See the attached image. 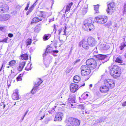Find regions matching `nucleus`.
Here are the masks:
<instances>
[{
    "label": "nucleus",
    "mask_w": 126,
    "mask_h": 126,
    "mask_svg": "<svg viewBox=\"0 0 126 126\" xmlns=\"http://www.w3.org/2000/svg\"><path fill=\"white\" fill-rule=\"evenodd\" d=\"M83 28L85 30L90 31L94 29V26L92 24V19L91 18H88L84 21V25Z\"/></svg>",
    "instance_id": "obj_1"
},
{
    "label": "nucleus",
    "mask_w": 126,
    "mask_h": 126,
    "mask_svg": "<svg viewBox=\"0 0 126 126\" xmlns=\"http://www.w3.org/2000/svg\"><path fill=\"white\" fill-rule=\"evenodd\" d=\"M110 74L113 78H116L119 77L121 74L120 68L117 65H114L110 71Z\"/></svg>",
    "instance_id": "obj_2"
},
{
    "label": "nucleus",
    "mask_w": 126,
    "mask_h": 126,
    "mask_svg": "<svg viewBox=\"0 0 126 126\" xmlns=\"http://www.w3.org/2000/svg\"><path fill=\"white\" fill-rule=\"evenodd\" d=\"M98 51H94L93 53L94 56L98 59L100 63H103L107 61V58L108 56L106 55L101 54H98Z\"/></svg>",
    "instance_id": "obj_3"
},
{
    "label": "nucleus",
    "mask_w": 126,
    "mask_h": 126,
    "mask_svg": "<svg viewBox=\"0 0 126 126\" xmlns=\"http://www.w3.org/2000/svg\"><path fill=\"white\" fill-rule=\"evenodd\" d=\"M87 65H82L81 67V74L82 76H87L91 72L90 68Z\"/></svg>",
    "instance_id": "obj_4"
},
{
    "label": "nucleus",
    "mask_w": 126,
    "mask_h": 126,
    "mask_svg": "<svg viewBox=\"0 0 126 126\" xmlns=\"http://www.w3.org/2000/svg\"><path fill=\"white\" fill-rule=\"evenodd\" d=\"M107 17L103 15L98 16L95 19V22L101 24L106 23L107 21Z\"/></svg>",
    "instance_id": "obj_5"
},
{
    "label": "nucleus",
    "mask_w": 126,
    "mask_h": 126,
    "mask_svg": "<svg viewBox=\"0 0 126 126\" xmlns=\"http://www.w3.org/2000/svg\"><path fill=\"white\" fill-rule=\"evenodd\" d=\"M115 3L114 2H112L108 5V8L106 10L107 13L111 15L115 11L114 8Z\"/></svg>",
    "instance_id": "obj_6"
},
{
    "label": "nucleus",
    "mask_w": 126,
    "mask_h": 126,
    "mask_svg": "<svg viewBox=\"0 0 126 126\" xmlns=\"http://www.w3.org/2000/svg\"><path fill=\"white\" fill-rule=\"evenodd\" d=\"M68 121L72 126H79L80 123V121L72 117L69 119Z\"/></svg>",
    "instance_id": "obj_7"
},
{
    "label": "nucleus",
    "mask_w": 126,
    "mask_h": 126,
    "mask_svg": "<svg viewBox=\"0 0 126 126\" xmlns=\"http://www.w3.org/2000/svg\"><path fill=\"white\" fill-rule=\"evenodd\" d=\"M9 10L8 6L6 4L0 3V12L1 13H5Z\"/></svg>",
    "instance_id": "obj_8"
},
{
    "label": "nucleus",
    "mask_w": 126,
    "mask_h": 126,
    "mask_svg": "<svg viewBox=\"0 0 126 126\" xmlns=\"http://www.w3.org/2000/svg\"><path fill=\"white\" fill-rule=\"evenodd\" d=\"M83 83V85H81L74 83L71 84L70 86V91L72 92L75 93L78 90L79 87L83 86L85 85V83Z\"/></svg>",
    "instance_id": "obj_9"
},
{
    "label": "nucleus",
    "mask_w": 126,
    "mask_h": 126,
    "mask_svg": "<svg viewBox=\"0 0 126 126\" xmlns=\"http://www.w3.org/2000/svg\"><path fill=\"white\" fill-rule=\"evenodd\" d=\"M104 83L106 86L109 87L110 88L114 87L115 86L114 82L112 79H108L104 81Z\"/></svg>",
    "instance_id": "obj_10"
},
{
    "label": "nucleus",
    "mask_w": 126,
    "mask_h": 126,
    "mask_svg": "<svg viewBox=\"0 0 126 126\" xmlns=\"http://www.w3.org/2000/svg\"><path fill=\"white\" fill-rule=\"evenodd\" d=\"M81 46L82 47L86 50L88 49L90 46L87 41H86L84 39L82 40L79 43V46L81 47Z\"/></svg>",
    "instance_id": "obj_11"
},
{
    "label": "nucleus",
    "mask_w": 126,
    "mask_h": 126,
    "mask_svg": "<svg viewBox=\"0 0 126 126\" xmlns=\"http://www.w3.org/2000/svg\"><path fill=\"white\" fill-rule=\"evenodd\" d=\"M87 41L89 45L92 47L95 46L97 43L95 39L91 37H89L88 38Z\"/></svg>",
    "instance_id": "obj_12"
},
{
    "label": "nucleus",
    "mask_w": 126,
    "mask_h": 126,
    "mask_svg": "<svg viewBox=\"0 0 126 126\" xmlns=\"http://www.w3.org/2000/svg\"><path fill=\"white\" fill-rule=\"evenodd\" d=\"M98 61H97V62L95 60L93 62L91 65H89L88 66L90 68V69H94L97 66H98L97 68H98L99 66L101 65L102 63H98Z\"/></svg>",
    "instance_id": "obj_13"
},
{
    "label": "nucleus",
    "mask_w": 126,
    "mask_h": 126,
    "mask_svg": "<svg viewBox=\"0 0 126 126\" xmlns=\"http://www.w3.org/2000/svg\"><path fill=\"white\" fill-rule=\"evenodd\" d=\"M10 17V16L8 14H0V21H6L8 20Z\"/></svg>",
    "instance_id": "obj_14"
},
{
    "label": "nucleus",
    "mask_w": 126,
    "mask_h": 126,
    "mask_svg": "<svg viewBox=\"0 0 126 126\" xmlns=\"http://www.w3.org/2000/svg\"><path fill=\"white\" fill-rule=\"evenodd\" d=\"M46 12L40 11H37L36 12L37 16H39L40 18H42L43 20H44L46 18Z\"/></svg>",
    "instance_id": "obj_15"
},
{
    "label": "nucleus",
    "mask_w": 126,
    "mask_h": 126,
    "mask_svg": "<svg viewBox=\"0 0 126 126\" xmlns=\"http://www.w3.org/2000/svg\"><path fill=\"white\" fill-rule=\"evenodd\" d=\"M63 115V114L62 113H58L55 115L54 121H61L62 120V118Z\"/></svg>",
    "instance_id": "obj_16"
},
{
    "label": "nucleus",
    "mask_w": 126,
    "mask_h": 126,
    "mask_svg": "<svg viewBox=\"0 0 126 126\" xmlns=\"http://www.w3.org/2000/svg\"><path fill=\"white\" fill-rule=\"evenodd\" d=\"M109 87L107 86H103L101 87L100 88V92L103 93L107 92L109 91Z\"/></svg>",
    "instance_id": "obj_17"
},
{
    "label": "nucleus",
    "mask_w": 126,
    "mask_h": 126,
    "mask_svg": "<svg viewBox=\"0 0 126 126\" xmlns=\"http://www.w3.org/2000/svg\"><path fill=\"white\" fill-rule=\"evenodd\" d=\"M100 47L101 50H108L110 48L109 45L104 44H101Z\"/></svg>",
    "instance_id": "obj_18"
},
{
    "label": "nucleus",
    "mask_w": 126,
    "mask_h": 126,
    "mask_svg": "<svg viewBox=\"0 0 126 126\" xmlns=\"http://www.w3.org/2000/svg\"><path fill=\"white\" fill-rule=\"evenodd\" d=\"M26 64L25 62H22L20 63L18 67V69L19 71H22Z\"/></svg>",
    "instance_id": "obj_19"
},
{
    "label": "nucleus",
    "mask_w": 126,
    "mask_h": 126,
    "mask_svg": "<svg viewBox=\"0 0 126 126\" xmlns=\"http://www.w3.org/2000/svg\"><path fill=\"white\" fill-rule=\"evenodd\" d=\"M43 20L42 18H40L37 17H36L34 18L33 19L31 23V24H32L34 23H37L40 21Z\"/></svg>",
    "instance_id": "obj_20"
},
{
    "label": "nucleus",
    "mask_w": 126,
    "mask_h": 126,
    "mask_svg": "<svg viewBox=\"0 0 126 126\" xmlns=\"http://www.w3.org/2000/svg\"><path fill=\"white\" fill-rule=\"evenodd\" d=\"M69 97L68 99V100L70 101V103H75L74 96L72 95H70L69 96Z\"/></svg>",
    "instance_id": "obj_21"
},
{
    "label": "nucleus",
    "mask_w": 126,
    "mask_h": 126,
    "mask_svg": "<svg viewBox=\"0 0 126 126\" xmlns=\"http://www.w3.org/2000/svg\"><path fill=\"white\" fill-rule=\"evenodd\" d=\"M81 80L80 77L79 76L76 75L74 76L73 79V81L75 83L79 82Z\"/></svg>",
    "instance_id": "obj_22"
},
{
    "label": "nucleus",
    "mask_w": 126,
    "mask_h": 126,
    "mask_svg": "<svg viewBox=\"0 0 126 126\" xmlns=\"http://www.w3.org/2000/svg\"><path fill=\"white\" fill-rule=\"evenodd\" d=\"M95 60L93 58H91L88 59L86 62V64L88 66L90 65Z\"/></svg>",
    "instance_id": "obj_23"
},
{
    "label": "nucleus",
    "mask_w": 126,
    "mask_h": 126,
    "mask_svg": "<svg viewBox=\"0 0 126 126\" xmlns=\"http://www.w3.org/2000/svg\"><path fill=\"white\" fill-rule=\"evenodd\" d=\"M41 27L39 24L37 25L34 29V31L35 32L38 33L41 30Z\"/></svg>",
    "instance_id": "obj_24"
},
{
    "label": "nucleus",
    "mask_w": 126,
    "mask_h": 126,
    "mask_svg": "<svg viewBox=\"0 0 126 126\" xmlns=\"http://www.w3.org/2000/svg\"><path fill=\"white\" fill-rule=\"evenodd\" d=\"M12 98L14 100H17L20 98L18 94L13 93L12 95Z\"/></svg>",
    "instance_id": "obj_25"
},
{
    "label": "nucleus",
    "mask_w": 126,
    "mask_h": 126,
    "mask_svg": "<svg viewBox=\"0 0 126 126\" xmlns=\"http://www.w3.org/2000/svg\"><path fill=\"white\" fill-rule=\"evenodd\" d=\"M43 82L42 80L40 78L37 79V81L34 83V84L36 85V86H38Z\"/></svg>",
    "instance_id": "obj_26"
},
{
    "label": "nucleus",
    "mask_w": 126,
    "mask_h": 126,
    "mask_svg": "<svg viewBox=\"0 0 126 126\" xmlns=\"http://www.w3.org/2000/svg\"><path fill=\"white\" fill-rule=\"evenodd\" d=\"M21 59L22 60H26L28 59V56L27 54H25L21 55Z\"/></svg>",
    "instance_id": "obj_27"
},
{
    "label": "nucleus",
    "mask_w": 126,
    "mask_h": 126,
    "mask_svg": "<svg viewBox=\"0 0 126 126\" xmlns=\"http://www.w3.org/2000/svg\"><path fill=\"white\" fill-rule=\"evenodd\" d=\"M51 34H45L43 37V39L44 40H47L51 37Z\"/></svg>",
    "instance_id": "obj_28"
},
{
    "label": "nucleus",
    "mask_w": 126,
    "mask_h": 126,
    "mask_svg": "<svg viewBox=\"0 0 126 126\" xmlns=\"http://www.w3.org/2000/svg\"><path fill=\"white\" fill-rule=\"evenodd\" d=\"M73 4V3L71 2L67 6L65 10L66 12H68L70 10V8Z\"/></svg>",
    "instance_id": "obj_29"
},
{
    "label": "nucleus",
    "mask_w": 126,
    "mask_h": 126,
    "mask_svg": "<svg viewBox=\"0 0 126 126\" xmlns=\"http://www.w3.org/2000/svg\"><path fill=\"white\" fill-rule=\"evenodd\" d=\"M122 60L121 59V57L120 56L118 57L115 60L116 62L118 63H121L122 62Z\"/></svg>",
    "instance_id": "obj_30"
},
{
    "label": "nucleus",
    "mask_w": 126,
    "mask_h": 126,
    "mask_svg": "<svg viewBox=\"0 0 126 126\" xmlns=\"http://www.w3.org/2000/svg\"><path fill=\"white\" fill-rule=\"evenodd\" d=\"M99 6V5L98 4H97L96 5L94 6V10L96 13H99L98 9Z\"/></svg>",
    "instance_id": "obj_31"
},
{
    "label": "nucleus",
    "mask_w": 126,
    "mask_h": 126,
    "mask_svg": "<svg viewBox=\"0 0 126 126\" xmlns=\"http://www.w3.org/2000/svg\"><path fill=\"white\" fill-rule=\"evenodd\" d=\"M34 7H33V6H31L29 8V9L28 11L26 13V15H28L31 12L33 9H34Z\"/></svg>",
    "instance_id": "obj_32"
},
{
    "label": "nucleus",
    "mask_w": 126,
    "mask_h": 126,
    "mask_svg": "<svg viewBox=\"0 0 126 126\" xmlns=\"http://www.w3.org/2000/svg\"><path fill=\"white\" fill-rule=\"evenodd\" d=\"M32 65V64H30L28 63L27 66L25 68V70L27 71H29L31 69L32 67L31 66Z\"/></svg>",
    "instance_id": "obj_33"
},
{
    "label": "nucleus",
    "mask_w": 126,
    "mask_h": 126,
    "mask_svg": "<svg viewBox=\"0 0 126 126\" xmlns=\"http://www.w3.org/2000/svg\"><path fill=\"white\" fill-rule=\"evenodd\" d=\"M35 87L33 88L31 91V93L33 94H34L36 92V90L37 89V87L38 86H36V85L34 84Z\"/></svg>",
    "instance_id": "obj_34"
},
{
    "label": "nucleus",
    "mask_w": 126,
    "mask_h": 126,
    "mask_svg": "<svg viewBox=\"0 0 126 126\" xmlns=\"http://www.w3.org/2000/svg\"><path fill=\"white\" fill-rule=\"evenodd\" d=\"M49 48H46V50L45 51L43 55V59L44 60L45 59L44 57H45L47 55V53H48V51L47 50H48V49H49Z\"/></svg>",
    "instance_id": "obj_35"
},
{
    "label": "nucleus",
    "mask_w": 126,
    "mask_h": 126,
    "mask_svg": "<svg viewBox=\"0 0 126 126\" xmlns=\"http://www.w3.org/2000/svg\"><path fill=\"white\" fill-rule=\"evenodd\" d=\"M26 45L27 46L31 44L32 43V39H28L26 41Z\"/></svg>",
    "instance_id": "obj_36"
},
{
    "label": "nucleus",
    "mask_w": 126,
    "mask_h": 126,
    "mask_svg": "<svg viewBox=\"0 0 126 126\" xmlns=\"http://www.w3.org/2000/svg\"><path fill=\"white\" fill-rule=\"evenodd\" d=\"M16 63V61L13 60L9 62V65L11 66H13Z\"/></svg>",
    "instance_id": "obj_37"
},
{
    "label": "nucleus",
    "mask_w": 126,
    "mask_h": 126,
    "mask_svg": "<svg viewBox=\"0 0 126 126\" xmlns=\"http://www.w3.org/2000/svg\"><path fill=\"white\" fill-rule=\"evenodd\" d=\"M126 45L124 44H123V45H121L119 47L120 50H123L124 48V47L126 46Z\"/></svg>",
    "instance_id": "obj_38"
},
{
    "label": "nucleus",
    "mask_w": 126,
    "mask_h": 126,
    "mask_svg": "<svg viewBox=\"0 0 126 126\" xmlns=\"http://www.w3.org/2000/svg\"><path fill=\"white\" fill-rule=\"evenodd\" d=\"M21 75V74H20L19 76L17 77L16 79L17 81H19L22 80Z\"/></svg>",
    "instance_id": "obj_39"
},
{
    "label": "nucleus",
    "mask_w": 126,
    "mask_h": 126,
    "mask_svg": "<svg viewBox=\"0 0 126 126\" xmlns=\"http://www.w3.org/2000/svg\"><path fill=\"white\" fill-rule=\"evenodd\" d=\"M81 97L82 98V99L83 100H85L87 98L86 97V96L84 94H83L81 96Z\"/></svg>",
    "instance_id": "obj_40"
},
{
    "label": "nucleus",
    "mask_w": 126,
    "mask_h": 126,
    "mask_svg": "<svg viewBox=\"0 0 126 126\" xmlns=\"http://www.w3.org/2000/svg\"><path fill=\"white\" fill-rule=\"evenodd\" d=\"M62 31V28H60L58 30V34L59 35V38H60V34L61 32Z\"/></svg>",
    "instance_id": "obj_41"
},
{
    "label": "nucleus",
    "mask_w": 126,
    "mask_h": 126,
    "mask_svg": "<svg viewBox=\"0 0 126 126\" xmlns=\"http://www.w3.org/2000/svg\"><path fill=\"white\" fill-rule=\"evenodd\" d=\"M66 29H67V27L66 26H65V29L63 31V32H64L63 33V34L64 35H66Z\"/></svg>",
    "instance_id": "obj_42"
},
{
    "label": "nucleus",
    "mask_w": 126,
    "mask_h": 126,
    "mask_svg": "<svg viewBox=\"0 0 126 126\" xmlns=\"http://www.w3.org/2000/svg\"><path fill=\"white\" fill-rule=\"evenodd\" d=\"M79 108L82 109H84V107L83 105L81 104L79 106Z\"/></svg>",
    "instance_id": "obj_43"
},
{
    "label": "nucleus",
    "mask_w": 126,
    "mask_h": 126,
    "mask_svg": "<svg viewBox=\"0 0 126 126\" xmlns=\"http://www.w3.org/2000/svg\"><path fill=\"white\" fill-rule=\"evenodd\" d=\"M4 64H5V63L4 62H3L2 64V66L1 67L0 69V71H1L2 68L3 67H5V65H4Z\"/></svg>",
    "instance_id": "obj_44"
},
{
    "label": "nucleus",
    "mask_w": 126,
    "mask_h": 126,
    "mask_svg": "<svg viewBox=\"0 0 126 126\" xmlns=\"http://www.w3.org/2000/svg\"><path fill=\"white\" fill-rule=\"evenodd\" d=\"M8 36L9 37L11 38L13 37V35L12 33H9L8 34Z\"/></svg>",
    "instance_id": "obj_45"
},
{
    "label": "nucleus",
    "mask_w": 126,
    "mask_h": 126,
    "mask_svg": "<svg viewBox=\"0 0 126 126\" xmlns=\"http://www.w3.org/2000/svg\"><path fill=\"white\" fill-rule=\"evenodd\" d=\"M47 48H48L49 49H48V50H47L48 51V52H52V50L50 49L51 48L50 47H48Z\"/></svg>",
    "instance_id": "obj_46"
},
{
    "label": "nucleus",
    "mask_w": 126,
    "mask_h": 126,
    "mask_svg": "<svg viewBox=\"0 0 126 126\" xmlns=\"http://www.w3.org/2000/svg\"><path fill=\"white\" fill-rule=\"evenodd\" d=\"M80 61V60L79 59L77 60L76 61H75L74 62V65L76 63H77L79 62Z\"/></svg>",
    "instance_id": "obj_47"
},
{
    "label": "nucleus",
    "mask_w": 126,
    "mask_h": 126,
    "mask_svg": "<svg viewBox=\"0 0 126 126\" xmlns=\"http://www.w3.org/2000/svg\"><path fill=\"white\" fill-rule=\"evenodd\" d=\"M52 57L50 56H49L48 57V59L49 60V63L51 62L52 61Z\"/></svg>",
    "instance_id": "obj_48"
},
{
    "label": "nucleus",
    "mask_w": 126,
    "mask_h": 126,
    "mask_svg": "<svg viewBox=\"0 0 126 126\" xmlns=\"http://www.w3.org/2000/svg\"><path fill=\"white\" fill-rule=\"evenodd\" d=\"M59 51L58 50H53L52 52L53 53H58Z\"/></svg>",
    "instance_id": "obj_49"
},
{
    "label": "nucleus",
    "mask_w": 126,
    "mask_h": 126,
    "mask_svg": "<svg viewBox=\"0 0 126 126\" xmlns=\"http://www.w3.org/2000/svg\"><path fill=\"white\" fill-rule=\"evenodd\" d=\"M7 39H3L2 40L0 41V42H6L7 41Z\"/></svg>",
    "instance_id": "obj_50"
},
{
    "label": "nucleus",
    "mask_w": 126,
    "mask_h": 126,
    "mask_svg": "<svg viewBox=\"0 0 126 126\" xmlns=\"http://www.w3.org/2000/svg\"><path fill=\"white\" fill-rule=\"evenodd\" d=\"M38 0H37L36 2L33 4L31 6H33V7L34 8V7L35 6V5H36L37 4L36 3V2Z\"/></svg>",
    "instance_id": "obj_51"
},
{
    "label": "nucleus",
    "mask_w": 126,
    "mask_h": 126,
    "mask_svg": "<svg viewBox=\"0 0 126 126\" xmlns=\"http://www.w3.org/2000/svg\"><path fill=\"white\" fill-rule=\"evenodd\" d=\"M122 105L123 107L126 106V101H125L122 104Z\"/></svg>",
    "instance_id": "obj_52"
},
{
    "label": "nucleus",
    "mask_w": 126,
    "mask_h": 126,
    "mask_svg": "<svg viewBox=\"0 0 126 126\" xmlns=\"http://www.w3.org/2000/svg\"><path fill=\"white\" fill-rule=\"evenodd\" d=\"M13 93H15L17 94H18V89H16L15 91V92Z\"/></svg>",
    "instance_id": "obj_53"
},
{
    "label": "nucleus",
    "mask_w": 126,
    "mask_h": 126,
    "mask_svg": "<svg viewBox=\"0 0 126 126\" xmlns=\"http://www.w3.org/2000/svg\"><path fill=\"white\" fill-rule=\"evenodd\" d=\"M28 110L24 114L23 116H24V117H25V116H26V115L27 114V113L28 112Z\"/></svg>",
    "instance_id": "obj_54"
},
{
    "label": "nucleus",
    "mask_w": 126,
    "mask_h": 126,
    "mask_svg": "<svg viewBox=\"0 0 126 126\" xmlns=\"http://www.w3.org/2000/svg\"><path fill=\"white\" fill-rule=\"evenodd\" d=\"M54 28L53 29L54 31H55V33L56 32V29H55V25H54Z\"/></svg>",
    "instance_id": "obj_55"
},
{
    "label": "nucleus",
    "mask_w": 126,
    "mask_h": 126,
    "mask_svg": "<svg viewBox=\"0 0 126 126\" xmlns=\"http://www.w3.org/2000/svg\"><path fill=\"white\" fill-rule=\"evenodd\" d=\"M56 106H55L54 107H53V109H52V110H51V111H54L55 110H54V109H55V108H56Z\"/></svg>",
    "instance_id": "obj_56"
},
{
    "label": "nucleus",
    "mask_w": 126,
    "mask_h": 126,
    "mask_svg": "<svg viewBox=\"0 0 126 126\" xmlns=\"http://www.w3.org/2000/svg\"><path fill=\"white\" fill-rule=\"evenodd\" d=\"M83 94H84L85 95V96H86L87 98L88 96L89 95H88V94L84 93Z\"/></svg>",
    "instance_id": "obj_57"
},
{
    "label": "nucleus",
    "mask_w": 126,
    "mask_h": 126,
    "mask_svg": "<svg viewBox=\"0 0 126 126\" xmlns=\"http://www.w3.org/2000/svg\"><path fill=\"white\" fill-rule=\"evenodd\" d=\"M59 38H59V41L62 43L61 44V45H62V44H63V42H64L63 41V40H60Z\"/></svg>",
    "instance_id": "obj_58"
},
{
    "label": "nucleus",
    "mask_w": 126,
    "mask_h": 126,
    "mask_svg": "<svg viewBox=\"0 0 126 126\" xmlns=\"http://www.w3.org/2000/svg\"><path fill=\"white\" fill-rule=\"evenodd\" d=\"M30 4V2H28L27 3V6H26L28 8L29 7V5Z\"/></svg>",
    "instance_id": "obj_59"
},
{
    "label": "nucleus",
    "mask_w": 126,
    "mask_h": 126,
    "mask_svg": "<svg viewBox=\"0 0 126 126\" xmlns=\"http://www.w3.org/2000/svg\"><path fill=\"white\" fill-rule=\"evenodd\" d=\"M28 7L26 6L25 8V10H26L27 11L28 10Z\"/></svg>",
    "instance_id": "obj_60"
},
{
    "label": "nucleus",
    "mask_w": 126,
    "mask_h": 126,
    "mask_svg": "<svg viewBox=\"0 0 126 126\" xmlns=\"http://www.w3.org/2000/svg\"><path fill=\"white\" fill-rule=\"evenodd\" d=\"M2 104H3V108L4 109L5 108V106H6V105H5V104H3V103H2Z\"/></svg>",
    "instance_id": "obj_61"
},
{
    "label": "nucleus",
    "mask_w": 126,
    "mask_h": 126,
    "mask_svg": "<svg viewBox=\"0 0 126 126\" xmlns=\"http://www.w3.org/2000/svg\"><path fill=\"white\" fill-rule=\"evenodd\" d=\"M4 28L3 27H0V30H2Z\"/></svg>",
    "instance_id": "obj_62"
},
{
    "label": "nucleus",
    "mask_w": 126,
    "mask_h": 126,
    "mask_svg": "<svg viewBox=\"0 0 126 126\" xmlns=\"http://www.w3.org/2000/svg\"><path fill=\"white\" fill-rule=\"evenodd\" d=\"M89 86L90 88H91L92 87L93 85L92 84H90Z\"/></svg>",
    "instance_id": "obj_63"
},
{
    "label": "nucleus",
    "mask_w": 126,
    "mask_h": 126,
    "mask_svg": "<svg viewBox=\"0 0 126 126\" xmlns=\"http://www.w3.org/2000/svg\"><path fill=\"white\" fill-rule=\"evenodd\" d=\"M98 39L99 40H101V38L100 37H98Z\"/></svg>",
    "instance_id": "obj_64"
}]
</instances>
